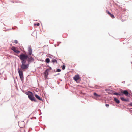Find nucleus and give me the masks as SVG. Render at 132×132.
<instances>
[{
  "label": "nucleus",
  "mask_w": 132,
  "mask_h": 132,
  "mask_svg": "<svg viewBox=\"0 0 132 132\" xmlns=\"http://www.w3.org/2000/svg\"><path fill=\"white\" fill-rule=\"evenodd\" d=\"M19 58L20 60L21 61L22 64L21 66V68H18L17 70L20 80L22 81L24 80V75L23 71H22L21 70H23L28 68L29 67V64H26V61L23 60L20 56L18 55H16Z\"/></svg>",
  "instance_id": "1"
},
{
  "label": "nucleus",
  "mask_w": 132,
  "mask_h": 132,
  "mask_svg": "<svg viewBox=\"0 0 132 132\" xmlns=\"http://www.w3.org/2000/svg\"><path fill=\"white\" fill-rule=\"evenodd\" d=\"M28 55L26 54L21 53L19 56L23 60L26 61L27 60L28 63H30L34 61V59L31 56L32 53V50L31 47H28Z\"/></svg>",
  "instance_id": "2"
},
{
  "label": "nucleus",
  "mask_w": 132,
  "mask_h": 132,
  "mask_svg": "<svg viewBox=\"0 0 132 132\" xmlns=\"http://www.w3.org/2000/svg\"><path fill=\"white\" fill-rule=\"evenodd\" d=\"M25 94L28 95V98L31 101L37 102V100L34 97L33 93L30 91H28L25 93Z\"/></svg>",
  "instance_id": "3"
},
{
  "label": "nucleus",
  "mask_w": 132,
  "mask_h": 132,
  "mask_svg": "<svg viewBox=\"0 0 132 132\" xmlns=\"http://www.w3.org/2000/svg\"><path fill=\"white\" fill-rule=\"evenodd\" d=\"M121 92L123 94H124L126 96H128V95L129 94V93L128 91L127 90H123L122 89H120Z\"/></svg>",
  "instance_id": "4"
},
{
  "label": "nucleus",
  "mask_w": 132,
  "mask_h": 132,
  "mask_svg": "<svg viewBox=\"0 0 132 132\" xmlns=\"http://www.w3.org/2000/svg\"><path fill=\"white\" fill-rule=\"evenodd\" d=\"M11 49L14 52L16 53H19L20 52V51L16 49V48L15 47L13 46L11 48Z\"/></svg>",
  "instance_id": "5"
},
{
  "label": "nucleus",
  "mask_w": 132,
  "mask_h": 132,
  "mask_svg": "<svg viewBox=\"0 0 132 132\" xmlns=\"http://www.w3.org/2000/svg\"><path fill=\"white\" fill-rule=\"evenodd\" d=\"M49 71V69H47L44 72V78H46L49 75L48 72Z\"/></svg>",
  "instance_id": "6"
},
{
  "label": "nucleus",
  "mask_w": 132,
  "mask_h": 132,
  "mask_svg": "<svg viewBox=\"0 0 132 132\" xmlns=\"http://www.w3.org/2000/svg\"><path fill=\"white\" fill-rule=\"evenodd\" d=\"M79 78L78 75H75L73 77V79L75 81H77Z\"/></svg>",
  "instance_id": "7"
},
{
  "label": "nucleus",
  "mask_w": 132,
  "mask_h": 132,
  "mask_svg": "<svg viewBox=\"0 0 132 132\" xmlns=\"http://www.w3.org/2000/svg\"><path fill=\"white\" fill-rule=\"evenodd\" d=\"M106 13H108L110 16H111L112 18H115V16L114 15L108 11H106Z\"/></svg>",
  "instance_id": "8"
},
{
  "label": "nucleus",
  "mask_w": 132,
  "mask_h": 132,
  "mask_svg": "<svg viewBox=\"0 0 132 132\" xmlns=\"http://www.w3.org/2000/svg\"><path fill=\"white\" fill-rule=\"evenodd\" d=\"M35 97L38 100H40L41 101H42L43 100L37 94H35Z\"/></svg>",
  "instance_id": "9"
},
{
  "label": "nucleus",
  "mask_w": 132,
  "mask_h": 132,
  "mask_svg": "<svg viewBox=\"0 0 132 132\" xmlns=\"http://www.w3.org/2000/svg\"><path fill=\"white\" fill-rule=\"evenodd\" d=\"M120 99L122 101H125V102H128L129 101V100L128 99H125L123 97H121L120 98Z\"/></svg>",
  "instance_id": "10"
},
{
  "label": "nucleus",
  "mask_w": 132,
  "mask_h": 132,
  "mask_svg": "<svg viewBox=\"0 0 132 132\" xmlns=\"http://www.w3.org/2000/svg\"><path fill=\"white\" fill-rule=\"evenodd\" d=\"M51 62H52L54 64L55 63L56 64L57 63V61L54 58H52V60L51 61Z\"/></svg>",
  "instance_id": "11"
},
{
  "label": "nucleus",
  "mask_w": 132,
  "mask_h": 132,
  "mask_svg": "<svg viewBox=\"0 0 132 132\" xmlns=\"http://www.w3.org/2000/svg\"><path fill=\"white\" fill-rule=\"evenodd\" d=\"M114 101L116 102L118 104H119L120 102V101L119 100V99L116 98H114Z\"/></svg>",
  "instance_id": "12"
},
{
  "label": "nucleus",
  "mask_w": 132,
  "mask_h": 132,
  "mask_svg": "<svg viewBox=\"0 0 132 132\" xmlns=\"http://www.w3.org/2000/svg\"><path fill=\"white\" fill-rule=\"evenodd\" d=\"M94 95L96 97L98 98L100 97V95L97 94L96 92H94L93 93Z\"/></svg>",
  "instance_id": "13"
},
{
  "label": "nucleus",
  "mask_w": 132,
  "mask_h": 132,
  "mask_svg": "<svg viewBox=\"0 0 132 132\" xmlns=\"http://www.w3.org/2000/svg\"><path fill=\"white\" fill-rule=\"evenodd\" d=\"M113 94L114 95H119V96H122L123 94H121L120 92L119 93H117V92H115Z\"/></svg>",
  "instance_id": "14"
},
{
  "label": "nucleus",
  "mask_w": 132,
  "mask_h": 132,
  "mask_svg": "<svg viewBox=\"0 0 132 132\" xmlns=\"http://www.w3.org/2000/svg\"><path fill=\"white\" fill-rule=\"evenodd\" d=\"M45 62L47 63H49L50 62V60L49 58H46L45 60Z\"/></svg>",
  "instance_id": "15"
},
{
  "label": "nucleus",
  "mask_w": 132,
  "mask_h": 132,
  "mask_svg": "<svg viewBox=\"0 0 132 132\" xmlns=\"http://www.w3.org/2000/svg\"><path fill=\"white\" fill-rule=\"evenodd\" d=\"M12 29H14L13 28H12V29L10 28V29H7L6 30H4V31H8V30H11Z\"/></svg>",
  "instance_id": "16"
},
{
  "label": "nucleus",
  "mask_w": 132,
  "mask_h": 132,
  "mask_svg": "<svg viewBox=\"0 0 132 132\" xmlns=\"http://www.w3.org/2000/svg\"><path fill=\"white\" fill-rule=\"evenodd\" d=\"M101 87L100 86H98L96 85L95 86V88L97 89L100 88Z\"/></svg>",
  "instance_id": "17"
},
{
  "label": "nucleus",
  "mask_w": 132,
  "mask_h": 132,
  "mask_svg": "<svg viewBox=\"0 0 132 132\" xmlns=\"http://www.w3.org/2000/svg\"><path fill=\"white\" fill-rule=\"evenodd\" d=\"M65 68V66L64 65H63L62 66V69L63 70H64Z\"/></svg>",
  "instance_id": "18"
},
{
  "label": "nucleus",
  "mask_w": 132,
  "mask_h": 132,
  "mask_svg": "<svg viewBox=\"0 0 132 132\" xmlns=\"http://www.w3.org/2000/svg\"><path fill=\"white\" fill-rule=\"evenodd\" d=\"M40 25V24L39 23H37V24H35V23H34V26H36V25H37L38 26H39Z\"/></svg>",
  "instance_id": "19"
},
{
  "label": "nucleus",
  "mask_w": 132,
  "mask_h": 132,
  "mask_svg": "<svg viewBox=\"0 0 132 132\" xmlns=\"http://www.w3.org/2000/svg\"><path fill=\"white\" fill-rule=\"evenodd\" d=\"M56 71H57V72H59L61 71V70L60 69H57V70H56Z\"/></svg>",
  "instance_id": "20"
},
{
  "label": "nucleus",
  "mask_w": 132,
  "mask_h": 132,
  "mask_svg": "<svg viewBox=\"0 0 132 132\" xmlns=\"http://www.w3.org/2000/svg\"><path fill=\"white\" fill-rule=\"evenodd\" d=\"M110 90H110L109 89H105V91H110Z\"/></svg>",
  "instance_id": "21"
},
{
  "label": "nucleus",
  "mask_w": 132,
  "mask_h": 132,
  "mask_svg": "<svg viewBox=\"0 0 132 132\" xmlns=\"http://www.w3.org/2000/svg\"><path fill=\"white\" fill-rule=\"evenodd\" d=\"M109 104H105V106L107 107H108L109 106Z\"/></svg>",
  "instance_id": "22"
},
{
  "label": "nucleus",
  "mask_w": 132,
  "mask_h": 132,
  "mask_svg": "<svg viewBox=\"0 0 132 132\" xmlns=\"http://www.w3.org/2000/svg\"><path fill=\"white\" fill-rule=\"evenodd\" d=\"M47 67H49V70H51L52 69V68L51 67H50V66L49 65H47Z\"/></svg>",
  "instance_id": "23"
},
{
  "label": "nucleus",
  "mask_w": 132,
  "mask_h": 132,
  "mask_svg": "<svg viewBox=\"0 0 132 132\" xmlns=\"http://www.w3.org/2000/svg\"><path fill=\"white\" fill-rule=\"evenodd\" d=\"M14 42L16 44H17L18 43V41L17 40H14Z\"/></svg>",
  "instance_id": "24"
},
{
  "label": "nucleus",
  "mask_w": 132,
  "mask_h": 132,
  "mask_svg": "<svg viewBox=\"0 0 132 132\" xmlns=\"http://www.w3.org/2000/svg\"><path fill=\"white\" fill-rule=\"evenodd\" d=\"M52 56H53L52 55H50L49 56H48V57L49 58H51V59H52Z\"/></svg>",
  "instance_id": "25"
},
{
  "label": "nucleus",
  "mask_w": 132,
  "mask_h": 132,
  "mask_svg": "<svg viewBox=\"0 0 132 132\" xmlns=\"http://www.w3.org/2000/svg\"><path fill=\"white\" fill-rule=\"evenodd\" d=\"M60 73H58V74H57L54 75V76H57V75H60Z\"/></svg>",
  "instance_id": "26"
},
{
  "label": "nucleus",
  "mask_w": 132,
  "mask_h": 132,
  "mask_svg": "<svg viewBox=\"0 0 132 132\" xmlns=\"http://www.w3.org/2000/svg\"><path fill=\"white\" fill-rule=\"evenodd\" d=\"M129 105L130 106H132V102H131L129 104Z\"/></svg>",
  "instance_id": "27"
},
{
  "label": "nucleus",
  "mask_w": 132,
  "mask_h": 132,
  "mask_svg": "<svg viewBox=\"0 0 132 132\" xmlns=\"http://www.w3.org/2000/svg\"><path fill=\"white\" fill-rule=\"evenodd\" d=\"M130 95H131V94H129V95H128V96H127V97H130Z\"/></svg>",
  "instance_id": "28"
},
{
  "label": "nucleus",
  "mask_w": 132,
  "mask_h": 132,
  "mask_svg": "<svg viewBox=\"0 0 132 132\" xmlns=\"http://www.w3.org/2000/svg\"><path fill=\"white\" fill-rule=\"evenodd\" d=\"M53 71H54V72H56L57 71L56 70H53Z\"/></svg>",
  "instance_id": "29"
},
{
  "label": "nucleus",
  "mask_w": 132,
  "mask_h": 132,
  "mask_svg": "<svg viewBox=\"0 0 132 132\" xmlns=\"http://www.w3.org/2000/svg\"><path fill=\"white\" fill-rule=\"evenodd\" d=\"M20 128H23V127H20Z\"/></svg>",
  "instance_id": "30"
},
{
  "label": "nucleus",
  "mask_w": 132,
  "mask_h": 132,
  "mask_svg": "<svg viewBox=\"0 0 132 132\" xmlns=\"http://www.w3.org/2000/svg\"><path fill=\"white\" fill-rule=\"evenodd\" d=\"M54 57L55 58H56L55 57Z\"/></svg>",
  "instance_id": "31"
},
{
  "label": "nucleus",
  "mask_w": 132,
  "mask_h": 132,
  "mask_svg": "<svg viewBox=\"0 0 132 132\" xmlns=\"http://www.w3.org/2000/svg\"><path fill=\"white\" fill-rule=\"evenodd\" d=\"M131 64H132V62H131Z\"/></svg>",
  "instance_id": "32"
},
{
  "label": "nucleus",
  "mask_w": 132,
  "mask_h": 132,
  "mask_svg": "<svg viewBox=\"0 0 132 132\" xmlns=\"http://www.w3.org/2000/svg\"><path fill=\"white\" fill-rule=\"evenodd\" d=\"M131 96L132 97V95H131Z\"/></svg>",
  "instance_id": "33"
}]
</instances>
